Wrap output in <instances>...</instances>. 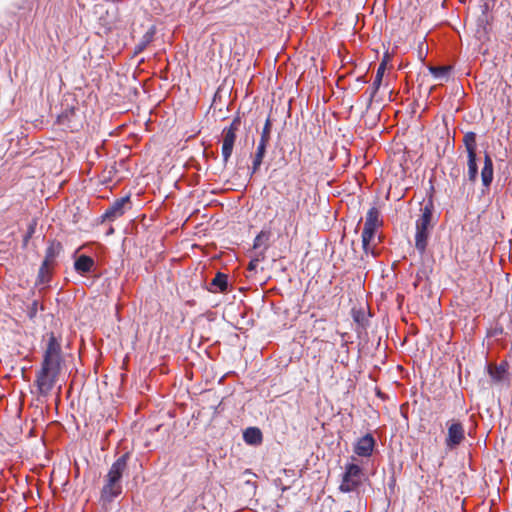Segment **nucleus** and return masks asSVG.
<instances>
[{"instance_id":"2eb2a0df","label":"nucleus","mask_w":512,"mask_h":512,"mask_svg":"<svg viewBox=\"0 0 512 512\" xmlns=\"http://www.w3.org/2000/svg\"><path fill=\"white\" fill-rule=\"evenodd\" d=\"M243 439L247 444L258 445L262 442V432L257 427H249L244 431Z\"/></svg>"},{"instance_id":"412c9836","label":"nucleus","mask_w":512,"mask_h":512,"mask_svg":"<svg viewBox=\"0 0 512 512\" xmlns=\"http://www.w3.org/2000/svg\"><path fill=\"white\" fill-rule=\"evenodd\" d=\"M154 36V30L150 29L147 31L140 42L135 46V53H141L144 49L152 42Z\"/></svg>"},{"instance_id":"9b49d317","label":"nucleus","mask_w":512,"mask_h":512,"mask_svg":"<svg viewBox=\"0 0 512 512\" xmlns=\"http://www.w3.org/2000/svg\"><path fill=\"white\" fill-rule=\"evenodd\" d=\"M129 454L125 453L120 456L110 467L108 473L105 475L112 480L122 483V477L128 467Z\"/></svg>"},{"instance_id":"ddd939ff","label":"nucleus","mask_w":512,"mask_h":512,"mask_svg":"<svg viewBox=\"0 0 512 512\" xmlns=\"http://www.w3.org/2000/svg\"><path fill=\"white\" fill-rule=\"evenodd\" d=\"M94 264L93 258L87 255H81L75 260L74 268L78 273L83 275L89 273L94 267Z\"/></svg>"},{"instance_id":"f8f14e48","label":"nucleus","mask_w":512,"mask_h":512,"mask_svg":"<svg viewBox=\"0 0 512 512\" xmlns=\"http://www.w3.org/2000/svg\"><path fill=\"white\" fill-rule=\"evenodd\" d=\"M493 161L492 158L485 154L484 157V166L481 171V180L482 184L485 188H488L493 181Z\"/></svg>"},{"instance_id":"f257e3e1","label":"nucleus","mask_w":512,"mask_h":512,"mask_svg":"<svg viewBox=\"0 0 512 512\" xmlns=\"http://www.w3.org/2000/svg\"><path fill=\"white\" fill-rule=\"evenodd\" d=\"M62 362L61 342L54 333H49L41 367L37 371L35 379L39 396L47 397L50 394L58 381Z\"/></svg>"},{"instance_id":"4468645a","label":"nucleus","mask_w":512,"mask_h":512,"mask_svg":"<svg viewBox=\"0 0 512 512\" xmlns=\"http://www.w3.org/2000/svg\"><path fill=\"white\" fill-rule=\"evenodd\" d=\"M385 70H386V62L382 61L377 68L375 79L370 88V102L374 99L377 91L379 90V88L382 84V79H383Z\"/></svg>"},{"instance_id":"dca6fc26","label":"nucleus","mask_w":512,"mask_h":512,"mask_svg":"<svg viewBox=\"0 0 512 512\" xmlns=\"http://www.w3.org/2000/svg\"><path fill=\"white\" fill-rule=\"evenodd\" d=\"M62 251V245L60 242L52 241L46 249V255L43 262L53 265L56 257Z\"/></svg>"},{"instance_id":"0eeeda50","label":"nucleus","mask_w":512,"mask_h":512,"mask_svg":"<svg viewBox=\"0 0 512 512\" xmlns=\"http://www.w3.org/2000/svg\"><path fill=\"white\" fill-rule=\"evenodd\" d=\"M465 438V430L462 423L459 421H452L451 424L448 426V433L445 440V444L449 449H454L458 445L461 444V442Z\"/></svg>"},{"instance_id":"b1692460","label":"nucleus","mask_w":512,"mask_h":512,"mask_svg":"<svg viewBox=\"0 0 512 512\" xmlns=\"http://www.w3.org/2000/svg\"><path fill=\"white\" fill-rule=\"evenodd\" d=\"M264 238L267 239V235L264 232H261L256 236L253 244L254 249H258L262 245Z\"/></svg>"},{"instance_id":"6e6552de","label":"nucleus","mask_w":512,"mask_h":512,"mask_svg":"<svg viewBox=\"0 0 512 512\" xmlns=\"http://www.w3.org/2000/svg\"><path fill=\"white\" fill-rule=\"evenodd\" d=\"M122 490V483L105 476L104 485L101 489V500L105 503H111L122 493Z\"/></svg>"},{"instance_id":"f03ea898","label":"nucleus","mask_w":512,"mask_h":512,"mask_svg":"<svg viewBox=\"0 0 512 512\" xmlns=\"http://www.w3.org/2000/svg\"><path fill=\"white\" fill-rule=\"evenodd\" d=\"M434 203L430 197L421 208V215L416 221L415 247L423 255L428 245L430 233L434 227L433 222Z\"/></svg>"},{"instance_id":"aec40b11","label":"nucleus","mask_w":512,"mask_h":512,"mask_svg":"<svg viewBox=\"0 0 512 512\" xmlns=\"http://www.w3.org/2000/svg\"><path fill=\"white\" fill-rule=\"evenodd\" d=\"M468 179L474 182L478 176V166L476 163V155H468Z\"/></svg>"},{"instance_id":"6ab92c4d","label":"nucleus","mask_w":512,"mask_h":512,"mask_svg":"<svg viewBox=\"0 0 512 512\" xmlns=\"http://www.w3.org/2000/svg\"><path fill=\"white\" fill-rule=\"evenodd\" d=\"M464 144L468 155H476V134L474 132H467L464 135Z\"/></svg>"},{"instance_id":"9d476101","label":"nucleus","mask_w":512,"mask_h":512,"mask_svg":"<svg viewBox=\"0 0 512 512\" xmlns=\"http://www.w3.org/2000/svg\"><path fill=\"white\" fill-rule=\"evenodd\" d=\"M376 441L370 434H366L359 438L354 445V453L360 457H369L372 455Z\"/></svg>"},{"instance_id":"393cba45","label":"nucleus","mask_w":512,"mask_h":512,"mask_svg":"<svg viewBox=\"0 0 512 512\" xmlns=\"http://www.w3.org/2000/svg\"><path fill=\"white\" fill-rule=\"evenodd\" d=\"M353 317H354V320L359 323V324H363V320H364V314L361 313V312H354L353 313Z\"/></svg>"},{"instance_id":"20e7f679","label":"nucleus","mask_w":512,"mask_h":512,"mask_svg":"<svg viewBox=\"0 0 512 512\" xmlns=\"http://www.w3.org/2000/svg\"><path fill=\"white\" fill-rule=\"evenodd\" d=\"M362 475V469L359 465L354 463L347 464L339 487L340 491L348 493L356 490L362 482Z\"/></svg>"},{"instance_id":"cd10ccee","label":"nucleus","mask_w":512,"mask_h":512,"mask_svg":"<svg viewBox=\"0 0 512 512\" xmlns=\"http://www.w3.org/2000/svg\"><path fill=\"white\" fill-rule=\"evenodd\" d=\"M67 115H61L59 116V123L64 124V120L67 118Z\"/></svg>"},{"instance_id":"39448f33","label":"nucleus","mask_w":512,"mask_h":512,"mask_svg":"<svg viewBox=\"0 0 512 512\" xmlns=\"http://www.w3.org/2000/svg\"><path fill=\"white\" fill-rule=\"evenodd\" d=\"M241 121L239 117L232 120L229 127L223 130L222 157L224 163H227L232 155L236 141V132L239 130Z\"/></svg>"},{"instance_id":"f3484780","label":"nucleus","mask_w":512,"mask_h":512,"mask_svg":"<svg viewBox=\"0 0 512 512\" xmlns=\"http://www.w3.org/2000/svg\"><path fill=\"white\" fill-rule=\"evenodd\" d=\"M227 275L218 272L212 282L210 283V291L216 292H224L227 289Z\"/></svg>"},{"instance_id":"4be33fe9","label":"nucleus","mask_w":512,"mask_h":512,"mask_svg":"<svg viewBox=\"0 0 512 512\" xmlns=\"http://www.w3.org/2000/svg\"><path fill=\"white\" fill-rule=\"evenodd\" d=\"M52 265L48 264L46 262H42V265L40 266L39 272H38V283L39 284H46L50 280V267Z\"/></svg>"},{"instance_id":"5701e85b","label":"nucleus","mask_w":512,"mask_h":512,"mask_svg":"<svg viewBox=\"0 0 512 512\" xmlns=\"http://www.w3.org/2000/svg\"><path fill=\"white\" fill-rule=\"evenodd\" d=\"M505 369L502 367H489V374L495 381H501L503 379Z\"/></svg>"},{"instance_id":"7ed1b4c3","label":"nucleus","mask_w":512,"mask_h":512,"mask_svg":"<svg viewBox=\"0 0 512 512\" xmlns=\"http://www.w3.org/2000/svg\"><path fill=\"white\" fill-rule=\"evenodd\" d=\"M382 220L380 219V212L376 207H372L368 210L366 214L365 224L362 231V247L365 253H369L371 251L374 254L373 250L370 248V242L375 236L376 229L381 226Z\"/></svg>"},{"instance_id":"1a4fd4ad","label":"nucleus","mask_w":512,"mask_h":512,"mask_svg":"<svg viewBox=\"0 0 512 512\" xmlns=\"http://www.w3.org/2000/svg\"><path fill=\"white\" fill-rule=\"evenodd\" d=\"M130 203V197L125 196L120 199H117L102 215L103 220L114 221L115 219L121 217L125 211L126 206Z\"/></svg>"},{"instance_id":"a878e982","label":"nucleus","mask_w":512,"mask_h":512,"mask_svg":"<svg viewBox=\"0 0 512 512\" xmlns=\"http://www.w3.org/2000/svg\"><path fill=\"white\" fill-rule=\"evenodd\" d=\"M459 176H460V168H458V167L452 168L451 172H450V177L457 180L459 178Z\"/></svg>"},{"instance_id":"bb28decb","label":"nucleus","mask_w":512,"mask_h":512,"mask_svg":"<svg viewBox=\"0 0 512 512\" xmlns=\"http://www.w3.org/2000/svg\"><path fill=\"white\" fill-rule=\"evenodd\" d=\"M259 262V258L252 259L248 265L249 270H255Z\"/></svg>"},{"instance_id":"423d86ee","label":"nucleus","mask_w":512,"mask_h":512,"mask_svg":"<svg viewBox=\"0 0 512 512\" xmlns=\"http://www.w3.org/2000/svg\"><path fill=\"white\" fill-rule=\"evenodd\" d=\"M271 126H272L271 120H270V118H267L265 125L261 132V137H260L259 143L257 145L256 152L253 157L251 175L253 173H255L260 168L262 161L265 157L266 148L270 141V136H271Z\"/></svg>"},{"instance_id":"c85d7f7f","label":"nucleus","mask_w":512,"mask_h":512,"mask_svg":"<svg viewBox=\"0 0 512 512\" xmlns=\"http://www.w3.org/2000/svg\"><path fill=\"white\" fill-rule=\"evenodd\" d=\"M33 232H34V229H33V228H31V230H30L29 234L26 236V239H25V241H26V242L28 241V238L31 236V234H32Z\"/></svg>"},{"instance_id":"a211bd4d","label":"nucleus","mask_w":512,"mask_h":512,"mask_svg":"<svg viewBox=\"0 0 512 512\" xmlns=\"http://www.w3.org/2000/svg\"><path fill=\"white\" fill-rule=\"evenodd\" d=\"M428 69L437 80L447 81L449 78L450 67L448 66H429Z\"/></svg>"}]
</instances>
